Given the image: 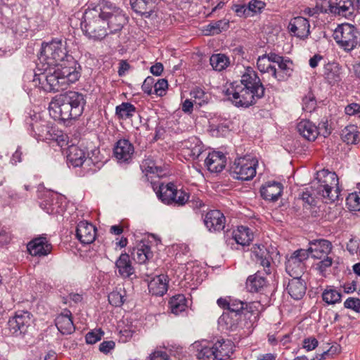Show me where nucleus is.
<instances>
[{
	"instance_id": "obj_23",
	"label": "nucleus",
	"mask_w": 360,
	"mask_h": 360,
	"mask_svg": "<svg viewBox=\"0 0 360 360\" xmlns=\"http://www.w3.org/2000/svg\"><path fill=\"white\" fill-rule=\"evenodd\" d=\"M86 152L75 145H71L68 148L67 159L73 167H81L87 159Z\"/></svg>"
},
{
	"instance_id": "obj_19",
	"label": "nucleus",
	"mask_w": 360,
	"mask_h": 360,
	"mask_svg": "<svg viewBox=\"0 0 360 360\" xmlns=\"http://www.w3.org/2000/svg\"><path fill=\"white\" fill-rule=\"evenodd\" d=\"M242 318V314L226 311L220 316L219 322L224 326L226 329L235 330L238 328H246L244 326V322L241 321Z\"/></svg>"
},
{
	"instance_id": "obj_61",
	"label": "nucleus",
	"mask_w": 360,
	"mask_h": 360,
	"mask_svg": "<svg viewBox=\"0 0 360 360\" xmlns=\"http://www.w3.org/2000/svg\"><path fill=\"white\" fill-rule=\"evenodd\" d=\"M147 360H170L167 354L162 351H155L152 353Z\"/></svg>"
},
{
	"instance_id": "obj_4",
	"label": "nucleus",
	"mask_w": 360,
	"mask_h": 360,
	"mask_svg": "<svg viewBox=\"0 0 360 360\" xmlns=\"http://www.w3.org/2000/svg\"><path fill=\"white\" fill-rule=\"evenodd\" d=\"M86 104L84 96L77 91H69L57 96L49 105V110L56 119L63 121L76 119L83 112Z\"/></svg>"
},
{
	"instance_id": "obj_17",
	"label": "nucleus",
	"mask_w": 360,
	"mask_h": 360,
	"mask_svg": "<svg viewBox=\"0 0 360 360\" xmlns=\"http://www.w3.org/2000/svg\"><path fill=\"white\" fill-rule=\"evenodd\" d=\"M309 250L314 259H321L326 257L332 250V244L327 240L321 239L309 243Z\"/></svg>"
},
{
	"instance_id": "obj_39",
	"label": "nucleus",
	"mask_w": 360,
	"mask_h": 360,
	"mask_svg": "<svg viewBox=\"0 0 360 360\" xmlns=\"http://www.w3.org/2000/svg\"><path fill=\"white\" fill-rule=\"evenodd\" d=\"M229 27V20L227 19L219 20L212 22L206 25L204 29L205 34L215 35L221 33L222 31L226 30Z\"/></svg>"
},
{
	"instance_id": "obj_52",
	"label": "nucleus",
	"mask_w": 360,
	"mask_h": 360,
	"mask_svg": "<svg viewBox=\"0 0 360 360\" xmlns=\"http://www.w3.org/2000/svg\"><path fill=\"white\" fill-rule=\"evenodd\" d=\"M310 253L309 250V248L307 249H297L295 251H294V264L296 261H297L300 264V270L301 269V266L305 265L302 263L304 261L308 259L309 254Z\"/></svg>"
},
{
	"instance_id": "obj_12",
	"label": "nucleus",
	"mask_w": 360,
	"mask_h": 360,
	"mask_svg": "<svg viewBox=\"0 0 360 360\" xmlns=\"http://www.w3.org/2000/svg\"><path fill=\"white\" fill-rule=\"evenodd\" d=\"M32 314L27 311H18L8 321V329L12 334L25 333L32 323Z\"/></svg>"
},
{
	"instance_id": "obj_31",
	"label": "nucleus",
	"mask_w": 360,
	"mask_h": 360,
	"mask_svg": "<svg viewBox=\"0 0 360 360\" xmlns=\"http://www.w3.org/2000/svg\"><path fill=\"white\" fill-rule=\"evenodd\" d=\"M258 302H251L247 304L245 302V309H243L242 316L245 319L244 326L247 328H251L253 324L256 322L258 317Z\"/></svg>"
},
{
	"instance_id": "obj_25",
	"label": "nucleus",
	"mask_w": 360,
	"mask_h": 360,
	"mask_svg": "<svg viewBox=\"0 0 360 360\" xmlns=\"http://www.w3.org/2000/svg\"><path fill=\"white\" fill-rule=\"evenodd\" d=\"M252 253L257 262H259L264 267L266 274H271V260L272 258L267 249L264 245H257L253 248Z\"/></svg>"
},
{
	"instance_id": "obj_56",
	"label": "nucleus",
	"mask_w": 360,
	"mask_h": 360,
	"mask_svg": "<svg viewBox=\"0 0 360 360\" xmlns=\"http://www.w3.org/2000/svg\"><path fill=\"white\" fill-rule=\"evenodd\" d=\"M345 307L360 313V300L359 298L349 297L344 303Z\"/></svg>"
},
{
	"instance_id": "obj_34",
	"label": "nucleus",
	"mask_w": 360,
	"mask_h": 360,
	"mask_svg": "<svg viewBox=\"0 0 360 360\" xmlns=\"http://www.w3.org/2000/svg\"><path fill=\"white\" fill-rule=\"evenodd\" d=\"M310 25L309 20L303 17L294 18V36L304 39L309 35Z\"/></svg>"
},
{
	"instance_id": "obj_57",
	"label": "nucleus",
	"mask_w": 360,
	"mask_h": 360,
	"mask_svg": "<svg viewBox=\"0 0 360 360\" xmlns=\"http://www.w3.org/2000/svg\"><path fill=\"white\" fill-rule=\"evenodd\" d=\"M155 79L152 77H148L145 79L142 84V90L147 94L150 95L154 89Z\"/></svg>"
},
{
	"instance_id": "obj_32",
	"label": "nucleus",
	"mask_w": 360,
	"mask_h": 360,
	"mask_svg": "<svg viewBox=\"0 0 360 360\" xmlns=\"http://www.w3.org/2000/svg\"><path fill=\"white\" fill-rule=\"evenodd\" d=\"M217 302L221 308L228 309V312H234L238 314H243L245 304V302H243V301L230 297H220L217 300Z\"/></svg>"
},
{
	"instance_id": "obj_15",
	"label": "nucleus",
	"mask_w": 360,
	"mask_h": 360,
	"mask_svg": "<svg viewBox=\"0 0 360 360\" xmlns=\"http://www.w3.org/2000/svg\"><path fill=\"white\" fill-rule=\"evenodd\" d=\"M96 227L87 221H80L76 229V236L83 244H90L96 239Z\"/></svg>"
},
{
	"instance_id": "obj_48",
	"label": "nucleus",
	"mask_w": 360,
	"mask_h": 360,
	"mask_svg": "<svg viewBox=\"0 0 360 360\" xmlns=\"http://www.w3.org/2000/svg\"><path fill=\"white\" fill-rule=\"evenodd\" d=\"M48 140L56 141L60 147H63L68 144V136L63 134V131L53 128L51 131V137Z\"/></svg>"
},
{
	"instance_id": "obj_2",
	"label": "nucleus",
	"mask_w": 360,
	"mask_h": 360,
	"mask_svg": "<svg viewBox=\"0 0 360 360\" xmlns=\"http://www.w3.org/2000/svg\"><path fill=\"white\" fill-rule=\"evenodd\" d=\"M340 192L337 174L323 169L316 172L310 186L297 189V200H301L304 206L314 207L319 198L325 199L326 202L335 201Z\"/></svg>"
},
{
	"instance_id": "obj_42",
	"label": "nucleus",
	"mask_w": 360,
	"mask_h": 360,
	"mask_svg": "<svg viewBox=\"0 0 360 360\" xmlns=\"http://www.w3.org/2000/svg\"><path fill=\"white\" fill-rule=\"evenodd\" d=\"M233 237L238 244L245 246L250 244L253 238V235L250 229L245 226H240L235 233Z\"/></svg>"
},
{
	"instance_id": "obj_28",
	"label": "nucleus",
	"mask_w": 360,
	"mask_h": 360,
	"mask_svg": "<svg viewBox=\"0 0 360 360\" xmlns=\"http://www.w3.org/2000/svg\"><path fill=\"white\" fill-rule=\"evenodd\" d=\"M115 266L119 274L122 278H129L134 274V268L131 264L130 257L127 253H122L115 262Z\"/></svg>"
},
{
	"instance_id": "obj_47",
	"label": "nucleus",
	"mask_w": 360,
	"mask_h": 360,
	"mask_svg": "<svg viewBox=\"0 0 360 360\" xmlns=\"http://www.w3.org/2000/svg\"><path fill=\"white\" fill-rule=\"evenodd\" d=\"M217 356L213 345L202 347L197 354L198 360H215Z\"/></svg>"
},
{
	"instance_id": "obj_16",
	"label": "nucleus",
	"mask_w": 360,
	"mask_h": 360,
	"mask_svg": "<svg viewBox=\"0 0 360 360\" xmlns=\"http://www.w3.org/2000/svg\"><path fill=\"white\" fill-rule=\"evenodd\" d=\"M51 243L45 237L34 238L27 244V250L32 256H46L51 252Z\"/></svg>"
},
{
	"instance_id": "obj_35",
	"label": "nucleus",
	"mask_w": 360,
	"mask_h": 360,
	"mask_svg": "<svg viewBox=\"0 0 360 360\" xmlns=\"http://www.w3.org/2000/svg\"><path fill=\"white\" fill-rule=\"evenodd\" d=\"M141 169L142 172L144 173L146 176L152 178L155 175L157 176L162 175V167L158 166L155 162V160L150 157H148L142 161L141 164Z\"/></svg>"
},
{
	"instance_id": "obj_50",
	"label": "nucleus",
	"mask_w": 360,
	"mask_h": 360,
	"mask_svg": "<svg viewBox=\"0 0 360 360\" xmlns=\"http://www.w3.org/2000/svg\"><path fill=\"white\" fill-rule=\"evenodd\" d=\"M347 205L352 210H360V192L352 193L349 194L346 199Z\"/></svg>"
},
{
	"instance_id": "obj_5",
	"label": "nucleus",
	"mask_w": 360,
	"mask_h": 360,
	"mask_svg": "<svg viewBox=\"0 0 360 360\" xmlns=\"http://www.w3.org/2000/svg\"><path fill=\"white\" fill-rule=\"evenodd\" d=\"M39 59L41 66L77 67V65L72 56L68 54L65 44L60 40L43 43Z\"/></svg>"
},
{
	"instance_id": "obj_8",
	"label": "nucleus",
	"mask_w": 360,
	"mask_h": 360,
	"mask_svg": "<svg viewBox=\"0 0 360 360\" xmlns=\"http://www.w3.org/2000/svg\"><path fill=\"white\" fill-rule=\"evenodd\" d=\"M333 37L337 44L345 51H351L360 44V32L349 23L338 25Z\"/></svg>"
},
{
	"instance_id": "obj_22",
	"label": "nucleus",
	"mask_w": 360,
	"mask_h": 360,
	"mask_svg": "<svg viewBox=\"0 0 360 360\" xmlns=\"http://www.w3.org/2000/svg\"><path fill=\"white\" fill-rule=\"evenodd\" d=\"M283 187L281 184L276 181H269L260 188V194L263 199L269 201H276L281 196Z\"/></svg>"
},
{
	"instance_id": "obj_21",
	"label": "nucleus",
	"mask_w": 360,
	"mask_h": 360,
	"mask_svg": "<svg viewBox=\"0 0 360 360\" xmlns=\"http://www.w3.org/2000/svg\"><path fill=\"white\" fill-rule=\"evenodd\" d=\"M276 60H279V56L275 53L259 56L257 62V68L261 72H268L272 76H276L277 68L274 65Z\"/></svg>"
},
{
	"instance_id": "obj_37",
	"label": "nucleus",
	"mask_w": 360,
	"mask_h": 360,
	"mask_svg": "<svg viewBox=\"0 0 360 360\" xmlns=\"http://www.w3.org/2000/svg\"><path fill=\"white\" fill-rule=\"evenodd\" d=\"M213 347L217 359L224 360L229 357L230 353H232L231 343L229 341H225L223 339L218 340Z\"/></svg>"
},
{
	"instance_id": "obj_30",
	"label": "nucleus",
	"mask_w": 360,
	"mask_h": 360,
	"mask_svg": "<svg viewBox=\"0 0 360 360\" xmlns=\"http://www.w3.org/2000/svg\"><path fill=\"white\" fill-rule=\"evenodd\" d=\"M131 256L134 261L139 264H143L153 257V252L150 247L146 243L141 242L133 248Z\"/></svg>"
},
{
	"instance_id": "obj_13",
	"label": "nucleus",
	"mask_w": 360,
	"mask_h": 360,
	"mask_svg": "<svg viewBox=\"0 0 360 360\" xmlns=\"http://www.w3.org/2000/svg\"><path fill=\"white\" fill-rule=\"evenodd\" d=\"M115 158L120 162H129L134 153L133 144L127 139L118 140L113 148Z\"/></svg>"
},
{
	"instance_id": "obj_26",
	"label": "nucleus",
	"mask_w": 360,
	"mask_h": 360,
	"mask_svg": "<svg viewBox=\"0 0 360 360\" xmlns=\"http://www.w3.org/2000/svg\"><path fill=\"white\" fill-rule=\"evenodd\" d=\"M168 288L167 276L163 274L153 278L148 283L149 292L155 296H162Z\"/></svg>"
},
{
	"instance_id": "obj_38",
	"label": "nucleus",
	"mask_w": 360,
	"mask_h": 360,
	"mask_svg": "<svg viewBox=\"0 0 360 360\" xmlns=\"http://www.w3.org/2000/svg\"><path fill=\"white\" fill-rule=\"evenodd\" d=\"M275 63L277 64L278 69H277L276 76H273L278 80H285L290 77L291 70L289 68V64L292 62L290 60H284L283 57L279 56V60H276Z\"/></svg>"
},
{
	"instance_id": "obj_55",
	"label": "nucleus",
	"mask_w": 360,
	"mask_h": 360,
	"mask_svg": "<svg viewBox=\"0 0 360 360\" xmlns=\"http://www.w3.org/2000/svg\"><path fill=\"white\" fill-rule=\"evenodd\" d=\"M168 84L165 79H160L154 84V92L160 96L165 95Z\"/></svg>"
},
{
	"instance_id": "obj_51",
	"label": "nucleus",
	"mask_w": 360,
	"mask_h": 360,
	"mask_svg": "<svg viewBox=\"0 0 360 360\" xmlns=\"http://www.w3.org/2000/svg\"><path fill=\"white\" fill-rule=\"evenodd\" d=\"M265 3L259 0H251L248 5V12L250 16L260 13L264 8Z\"/></svg>"
},
{
	"instance_id": "obj_9",
	"label": "nucleus",
	"mask_w": 360,
	"mask_h": 360,
	"mask_svg": "<svg viewBox=\"0 0 360 360\" xmlns=\"http://www.w3.org/2000/svg\"><path fill=\"white\" fill-rule=\"evenodd\" d=\"M157 196L167 205L183 206L189 200V194L182 189H177L173 183L161 184L156 191Z\"/></svg>"
},
{
	"instance_id": "obj_11",
	"label": "nucleus",
	"mask_w": 360,
	"mask_h": 360,
	"mask_svg": "<svg viewBox=\"0 0 360 360\" xmlns=\"http://www.w3.org/2000/svg\"><path fill=\"white\" fill-rule=\"evenodd\" d=\"M25 122L30 127L31 134L39 140H48L51 137V131L53 128L50 123L41 119L37 114L31 115L25 120Z\"/></svg>"
},
{
	"instance_id": "obj_49",
	"label": "nucleus",
	"mask_w": 360,
	"mask_h": 360,
	"mask_svg": "<svg viewBox=\"0 0 360 360\" xmlns=\"http://www.w3.org/2000/svg\"><path fill=\"white\" fill-rule=\"evenodd\" d=\"M316 106V101L313 94L309 92L302 98V109L307 112H312Z\"/></svg>"
},
{
	"instance_id": "obj_53",
	"label": "nucleus",
	"mask_w": 360,
	"mask_h": 360,
	"mask_svg": "<svg viewBox=\"0 0 360 360\" xmlns=\"http://www.w3.org/2000/svg\"><path fill=\"white\" fill-rule=\"evenodd\" d=\"M104 335V332L101 330V329H98L96 330H92L89 332L85 337L86 342L87 344H95L98 341L101 340V338Z\"/></svg>"
},
{
	"instance_id": "obj_62",
	"label": "nucleus",
	"mask_w": 360,
	"mask_h": 360,
	"mask_svg": "<svg viewBox=\"0 0 360 360\" xmlns=\"http://www.w3.org/2000/svg\"><path fill=\"white\" fill-rule=\"evenodd\" d=\"M233 9L237 15L240 17L250 16L249 12H248V5H235Z\"/></svg>"
},
{
	"instance_id": "obj_41",
	"label": "nucleus",
	"mask_w": 360,
	"mask_h": 360,
	"mask_svg": "<svg viewBox=\"0 0 360 360\" xmlns=\"http://www.w3.org/2000/svg\"><path fill=\"white\" fill-rule=\"evenodd\" d=\"M136 112L134 105L128 102H124L115 108V115L120 120H127L133 116Z\"/></svg>"
},
{
	"instance_id": "obj_64",
	"label": "nucleus",
	"mask_w": 360,
	"mask_h": 360,
	"mask_svg": "<svg viewBox=\"0 0 360 360\" xmlns=\"http://www.w3.org/2000/svg\"><path fill=\"white\" fill-rule=\"evenodd\" d=\"M164 68L161 63H156L150 68V72L155 76H160L163 72Z\"/></svg>"
},
{
	"instance_id": "obj_43",
	"label": "nucleus",
	"mask_w": 360,
	"mask_h": 360,
	"mask_svg": "<svg viewBox=\"0 0 360 360\" xmlns=\"http://www.w3.org/2000/svg\"><path fill=\"white\" fill-rule=\"evenodd\" d=\"M210 63L216 71H221L230 64L229 58L224 54H213L210 58Z\"/></svg>"
},
{
	"instance_id": "obj_60",
	"label": "nucleus",
	"mask_w": 360,
	"mask_h": 360,
	"mask_svg": "<svg viewBox=\"0 0 360 360\" xmlns=\"http://www.w3.org/2000/svg\"><path fill=\"white\" fill-rule=\"evenodd\" d=\"M194 142H195V146L193 148H191L190 155L195 159L198 158L202 152V147L201 144L199 143V140L196 138H193Z\"/></svg>"
},
{
	"instance_id": "obj_40",
	"label": "nucleus",
	"mask_w": 360,
	"mask_h": 360,
	"mask_svg": "<svg viewBox=\"0 0 360 360\" xmlns=\"http://www.w3.org/2000/svg\"><path fill=\"white\" fill-rule=\"evenodd\" d=\"M341 136L342 141L347 144H356L360 139L359 131L354 125L346 127L342 131Z\"/></svg>"
},
{
	"instance_id": "obj_59",
	"label": "nucleus",
	"mask_w": 360,
	"mask_h": 360,
	"mask_svg": "<svg viewBox=\"0 0 360 360\" xmlns=\"http://www.w3.org/2000/svg\"><path fill=\"white\" fill-rule=\"evenodd\" d=\"M345 111L348 115L360 114V105L356 103H351L345 107Z\"/></svg>"
},
{
	"instance_id": "obj_1",
	"label": "nucleus",
	"mask_w": 360,
	"mask_h": 360,
	"mask_svg": "<svg viewBox=\"0 0 360 360\" xmlns=\"http://www.w3.org/2000/svg\"><path fill=\"white\" fill-rule=\"evenodd\" d=\"M265 88L252 68L246 67L240 82H233L224 90L228 100L237 107L248 108L264 96Z\"/></svg>"
},
{
	"instance_id": "obj_7",
	"label": "nucleus",
	"mask_w": 360,
	"mask_h": 360,
	"mask_svg": "<svg viewBox=\"0 0 360 360\" xmlns=\"http://www.w3.org/2000/svg\"><path fill=\"white\" fill-rule=\"evenodd\" d=\"M98 6L110 33L114 34L120 31L127 22V18L122 10L111 2L103 1L98 4Z\"/></svg>"
},
{
	"instance_id": "obj_46",
	"label": "nucleus",
	"mask_w": 360,
	"mask_h": 360,
	"mask_svg": "<svg viewBox=\"0 0 360 360\" xmlns=\"http://www.w3.org/2000/svg\"><path fill=\"white\" fill-rule=\"evenodd\" d=\"M341 294L333 289H326L322 294L323 300L329 304H334L340 302Z\"/></svg>"
},
{
	"instance_id": "obj_29",
	"label": "nucleus",
	"mask_w": 360,
	"mask_h": 360,
	"mask_svg": "<svg viewBox=\"0 0 360 360\" xmlns=\"http://www.w3.org/2000/svg\"><path fill=\"white\" fill-rule=\"evenodd\" d=\"M333 14L351 18L354 16V6L352 0H335L334 1Z\"/></svg>"
},
{
	"instance_id": "obj_3",
	"label": "nucleus",
	"mask_w": 360,
	"mask_h": 360,
	"mask_svg": "<svg viewBox=\"0 0 360 360\" xmlns=\"http://www.w3.org/2000/svg\"><path fill=\"white\" fill-rule=\"evenodd\" d=\"M40 73H35L33 82L45 91H58L75 83L80 77V72L77 67L56 66L38 67Z\"/></svg>"
},
{
	"instance_id": "obj_20",
	"label": "nucleus",
	"mask_w": 360,
	"mask_h": 360,
	"mask_svg": "<svg viewBox=\"0 0 360 360\" xmlns=\"http://www.w3.org/2000/svg\"><path fill=\"white\" fill-rule=\"evenodd\" d=\"M299 134L308 141H314L320 133L321 127H317L309 120H301L296 127Z\"/></svg>"
},
{
	"instance_id": "obj_63",
	"label": "nucleus",
	"mask_w": 360,
	"mask_h": 360,
	"mask_svg": "<svg viewBox=\"0 0 360 360\" xmlns=\"http://www.w3.org/2000/svg\"><path fill=\"white\" fill-rule=\"evenodd\" d=\"M115 342L112 340L104 341L99 345V350L103 353H108L115 347Z\"/></svg>"
},
{
	"instance_id": "obj_27",
	"label": "nucleus",
	"mask_w": 360,
	"mask_h": 360,
	"mask_svg": "<svg viewBox=\"0 0 360 360\" xmlns=\"http://www.w3.org/2000/svg\"><path fill=\"white\" fill-rule=\"evenodd\" d=\"M56 326L63 335L71 334L75 331V326L71 318V312L66 311L58 315L56 319Z\"/></svg>"
},
{
	"instance_id": "obj_6",
	"label": "nucleus",
	"mask_w": 360,
	"mask_h": 360,
	"mask_svg": "<svg viewBox=\"0 0 360 360\" xmlns=\"http://www.w3.org/2000/svg\"><path fill=\"white\" fill-rule=\"evenodd\" d=\"M83 18L82 29L89 38L94 40H101L107 36L108 28L105 26V20L100 14L98 5L93 8L89 7Z\"/></svg>"
},
{
	"instance_id": "obj_18",
	"label": "nucleus",
	"mask_w": 360,
	"mask_h": 360,
	"mask_svg": "<svg viewBox=\"0 0 360 360\" xmlns=\"http://www.w3.org/2000/svg\"><path fill=\"white\" fill-rule=\"evenodd\" d=\"M226 156L221 152L210 153L205 160V166L211 172H220L226 166Z\"/></svg>"
},
{
	"instance_id": "obj_54",
	"label": "nucleus",
	"mask_w": 360,
	"mask_h": 360,
	"mask_svg": "<svg viewBox=\"0 0 360 360\" xmlns=\"http://www.w3.org/2000/svg\"><path fill=\"white\" fill-rule=\"evenodd\" d=\"M108 301L112 306L120 307L124 302V296L120 292L112 291L108 295Z\"/></svg>"
},
{
	"instance_id": "obj_36",
	"label": "nucleus",
	"mask_w": 360,
	"mask_h": 360,
	"mask_svg": "<svg viewBox=\"0 0 360 360\" xmlns=\"http://www.w3.org/2000/svg\"><path fill=\"white\" fill-rule=\"evenodd\" d=\"M304 271V266L302 265L300 271L294 276V300L302 298L306 293L307 284L305 280L302 278Z\"/></svg>"
},
{
	"instance_id": "obj_24",
	"label": "nucleus",
	"mask_w": 360,
	"mask_h": 360,
	"mask_svg": "<svg viewBox=\"0 0 360 360\" xmlns=\"http://www.w3.org/2000/svg\"><path fill=\"white\" fill-rule=\"evenodd\" d=\"M132 9L146 18L150 17L156 8V0H130Z\"/></svg>"
},
{
	"instance_id": "obj_45",
	"label": "nucleus",
	"mask_w": 360,
	"mask_h": 360,
	"mask_svg": "<svg viewBox=\"0 0 360 360\" xmlns=\"http://www.w3.org/2000/svg\"><path fill=\"white\" fill-rule=\"evenodd\" d=\"M266 283V279L256 274L248 277L246 285L250 292H258L263 288Z\"/></svg>"
},
{
	"instance_id": "obj_14",
	"label": "nucleus",
	"mask_w": 360,
	"mask_h": 360,
	"mask_svg": "<svg viewBox=\"0 0 360 360\" xmlns=\"http://www.w3.org/2000/svg\"><path fill=\"white\" fill-rule=\"evenodd\" d=\"M204 224L210 231H219L225 227V217L219 210H210L205 216Z\"/></svg>"
},
{
	"instance_id": "obj_44",
	"label": "nucleus",
	"mask_w": 360,
	"mask_h": 360,
	"mask_svg": "<svg viewBox=\"0 0 360 360\" xmlns=\"http://www.w3.org/2000/svg\"><path fill=\"white\" fill-rule=\"evenodd\" d=\"M171 311L174 314H179L186 308V300L183 295L173 296L169 302Z\"/></svg>"
},
{
	"instance_id": "obj_10",
	"label": "nucleus",
	"mask_w": 360,
	"mask_h": 360,
	"mask_svg": "<svg viewBox=\"0 0 360 360\" xmlns=\"http://www.w3.org/2000/svg\"><path fill=\"white\" fill-rule=\"evenodd\" d=\"M257 163V160L250 155L240 157L234 160L231 172L235 178L248 181L255 176Z\"/></svg>"
},
{
	"instance_id": "obj_58",
	"label": "nucleus",
	"mask_w": 360,
	"mask_h": 360,
	"mask_svg": "<svg viewBox=\"0 0 360 360\" xmlns=\"http://www.w3.org/2000/svg\"><path fill=\"white\" fill-rule=\"evenodd\" d=\"M319 342L315 338H305L302 341V347L307 351H311L318 346Z\"/></svg>"
},
{
	"instance_id": "obj_33",
	"label": "nucleus",
	"mask_w": 360,
	"mask_h": 360,
	"mask_svg": "<svg viewBox=\"0 0 360 360\" xmlns=\"http://www.w3.org/2000/svg\"><path fill=\"white\" fill-rule=\"evenodd\" d=\"M341 68L335 63L327 64L325 66L324 77L326 82L332 85H339L342 80Z\"/></svg>"
}]
</instances>
